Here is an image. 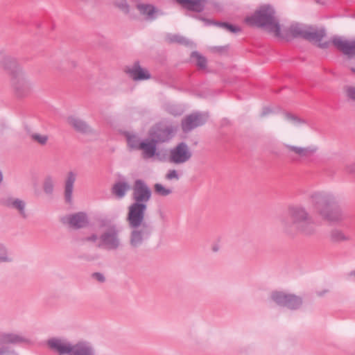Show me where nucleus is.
<instances>
[{"label": "nucleus", "mask_w": 355, "mask_h": 355, "mask_svg": "<svg viewBox=\"0 0 355 355\" xmlns=\"http://www.w3.org/2000/svg\"><path fill=\"white\" fill-rule=\"evenodd\" d=\"M285 118L288 121L295 125L304 123V120L298 118L297 116L293 115L289 113L285 114Z\"/></svg>", "instance_id": "37"}, {"label": "nucleus", "mask_w": 355, "mask_h": 355, "mask_svg": "<svg viewBox=\"0 0 355 355\" xmlns=\"http://www.w3.org/2000/svg\"><path fill=\"white\" fill-rule=\"evenodd\" d=\"M156 144L153 139L150 141H141L140 143L139 149L143 150L144 159H149L155 156L157 150Z\"/></svg>", "instance_id": "22"}, {"label": "nucleus", "mask_w": 355, "mask_h": 355, "mask_svg": "<svg viewBox=\"0 0 355 355\" xmlns=\"http://www.w3.org/2000/svg\"><path fill=\"white\" fill-rule=\"evenodd\" d=\"M250 25L265 28L275 36L281 33V26L275 17V10L270 5L261 6L254 14L245 18Z\"/></svg>", "instance_id": "3"}, {"label": "nucleus", "mask_w": 355, "mask_h": 355, "mask_svg": "<svg viewBox=\"0 0 355 355\" xmlns=\"http://www.w3.org/2000/svg\"><path fill=\"white\" fill-rule=\"evenodd\" d=\"M191 155V152L187 144L184 142H181L170 150L168 159L171 163L181 164L189 161Z\"/></svg>", "instance_id": "9"}, {"label": "nucleus", "mask_w": 355, "mask_h": 355, "mask_svg": "<svg viewBox=\"0 0 355 355\" xmlns=\"http://www.w3.org/2000/svg\"><path fill=\"white\" fill-rule=\"evenodd\" d=\"M331 42L345 55L352 56L355 55V40H347L342 37L335 36L332 38ZM351 71L355 73V67H351Z\"/></svg>", "instance_id": "14"}, {"label": "nucleus", "mask_w": 355, "mask_h": 355, "mask_svg": "<svg viewBox=\"0 0 355 355\" xmlns=\"http://www.w3.org/2000/svg\"><path fill=\"white\" fill-rule=\"evenodd\" d=\"M92 276L99 282H103L105 279L104 275L100 272H95L92 275Z\"/></svg>", "instance_id": "43"}, {"label": "nucleus", "mask_w": 355, "mask_h": 355, "mask_svg": "<svg viewBox=\"0 0 355 355\" xmlns=\"http://www.w3.org/2000/svg\"><path fill=\"white\" fill-rule=\"evenodd\" d=\"M219 249H220V246H219V245H218V244L215 243V244H214V245H212V250H213L214 252H218V251L219 250Z\"/></svg>", "instance_id": "47"}, {"label": "nucleus", "mask_w": 355, "mask_h": 355, "mask_svg": "<svg viewBox=\"0 0 355 355\" xmlns=\"http://www.w3.org/2000/svg\"><path fill=\"white\" fill-rule=\"evenodd\" d=\"M302 304V300L300 297L289 293L284 307L291 310L299 309Z\"/></svg>", "instance_id": "27"}, {"label": "nucleus", "mask_w": 355, "mask_h": 355, "mask_svg": "<svg viewBox=\"0 0 355 355\" xmlns=\"http://www.w3.org/2000/svg\"><path fill=\"white\" fill-rule=\"evenodd\" d=\"M347 96L355 101V86H349L346 89Z\"/></svg>", "instance_id": "42"}, {"label": "nucleus", "mask_w": 355, "mask_h": 355, "mask_svg": "<svg viewBox=\"0 0 355 355\" xmlns=\"http://www.w3.org/2000/svg\"><path fill=\"white\" fill-rule=\"evenodd\" d=\"M213 7L217 12L220 11V9L218 8V3L216 1H214Z\"/></svg>", "instance_id": "48"}, {"label": "nucleus", "mask_w": 355, "mask_h": 355, "mask_svg": "<svg viewBox=\"0 0 355 355\" xmlns=\"http://www.w3.org/2000/svg\"><path fill=\"white\" fill-rule=\"evenodd\" d=\"M166 38L171 43H178L186 46H189L192 43L188 39L180 35H168Z\"/></svg>", "instance_id": "31"}, {"label": "nucleus", "mask_w": 355, "mask_h": 355, "mask_svg": "<svg viewBox=\"0 0 355 355\" xmlns=\"http://www.w3.org/2000/svg\"><path fill=\"white\" fill-rule=\"evenodd\" d=\"M68 123L78 132L83 134H87L92 132L91 128L88 124L82 119L76 117L70 116L68 118Z\"/></svg>", "instance_id": "21"}, {"label": "nucleus", "mask_w": 355, "mask_h": 355, "mask_svg": "<svg viewBox=\"0 0 355 355\" xmlns=\"http://www.w3.org/2000/svg\"><path fill=\"white\" fill-rule=\"evenodd\" d=\"M100 227L105 228V231L99 236L98 247L107 250H116L121 246L119 234L121 227L110 219H102Z\"/></svg>", "instance_id": "5"}, {"label": "nucleus", "mask_w": 355, "mask_h": 355, "mask_svg": "<svg viewBox=\"0 0 355 355\" xmlns=\"http://www.w3.org/2000/svg\"><path fill=\"white\" fill-rule=\"evenodd\" d=\"M191 58L195 61L198 67L204 68L206 66V58L202 56L199 53L194 51L191 53Z\"/></svg>", "instance_id": "34"}, {"label": "nucleus", "mask_w": 355, "mask_h": 355, "mask_svg": "<svg viewBox=\"0 0 355 355\" xmlns=\"http://www.w3.org/2000/svg\"><path fill=\"white\" fill-rule=\"evenodd\" d=\"M29 342L23 334L17 332H0V355H18V354L6 344L17 345Z\"/></svg>", "instance_id": "7"}, {"label": "nucleus", "mask_w": 355, "mask_h": 355, "mask_svg": "<svg viewBox=\"0 0 355 355\" xmlns=\"http://www.w3.org/2000/svg\"><path fill=\"white\" fill-rule=\"evenodd\" d=\"M130 184L125 181L116 182L112 189V193L119 199L123 198L130 189Z\"/></svg>", "instance_id": "24"}, {"label": "nucleus", "mask_w": 355, "mask_h": 355, "mask_svg": "<svg viewBox=\"0 0 355 355\" xmlns=\"http://www.w3.org/2000/svg\"><path fill=\"white\" fill-rule=\"evenodd\" d=\"M55 184V179L51 176L47 175L44 180L43 189L46 193L51 194L53 191Z\"/></svg>", "instance_id": "33"}, {"label": "nucleus", "mask_w": 355, "mask_h": 355, "mask_svg": "<svg viewBox=\"0 0 355 355\" xmlns=\"http://www.w3.org/2000/svg\"><path fill=\"white\" fill-rule=\"evenodd\" d=\"M127 141H128V146L131 148H134V149H139V144H140V141H139V138L136 136V135H128L127 137Z\"/></svg>", "instance_id": "36"}, {"label": "nucleus", "mask_w": 355, "mask_h": 355, "mask_svg": "<svg viewBox=\"0 0 355 355\" xmlns=\"http://www.w3.org/2000/svg\"><path fill=\"white\" fill-rule=\"evenodd\" d=\"M208 114L205 112H194L187 116L182 121L183 132H189L193 129L203 125L207 120Z\"/></svg>", "instance_id": "11"}, {"label": "nucleus", "mask_w": 355, "mask_h": 355, "mask_svg": "<svg viewBox=\"0 0 355 355\" xmlns=\"http://www.w3.org/2000/svg\"><path fill=\"white\" fill-rule=\"evenodd\" d=\"M2 179H3L2 173H1V172L0 171V183H1V181H2Z\"/></svg>", "instance_id": "49"}, {"label": "nucleus", "mask_w": 355, "mask_h": 355, "mask_svg": "<svg viewBox=\"0 0 355 355\" xmlns=\"http://www.w3.org/2000/svg\"><path fill=\"white\" fill-rule=\"evenodd\" d=\"M155 191L159 196H167L172 193V189L171 188H166L162 184L157 183L155 184Z\"/></svg>", "instance_id": "35"}, {"label": "nucleus", "mask_w": 355, "mask_h": 355, "mask_svg": "<svg viewBox=\"0 0 355 355\" xmlns=\"http://www.w3.org/2000/svg\"><path fill=\"white\" fill-rule=\"evenodd\" d=\"M174 130L172 127L157 128L150 134L152 139L156 143H162L169 141L173 136Z\"/></svg>", "instance_id": "19"}, {"label": "nucleus", "mask_w": 355, "mask_h": 355, "mask_svg": "<svg viewBox=\"0 0 355 355\" xmlns=\"http://www.w3.org/2000/svg\"><path fill=\"white\" fill-rule=\"evenodd\" d=\"M125 71L135 81L145 80L150 78L149 71L142 68L139 62H135L132 65L128 67Z\"/></svg>", "instance_id": "16"}, {"label": "nucleus", "mask_w": 355, "mask_h": 355, "mask_svg": "<svg viewBox=\"0 0 355 355\" xmlns=\"http://www.w3.org/2000/svg\"><path fill=\"white\" fill-rule=\"evenodd\" d=\"M289 293L284 291L276 290L271 292L270 297L277 305L284 307Z\"/></svg>", "instance_id": "26"}, {"label": "nucleus", "mask_w": 355, "mask_h": 355, "mask_svg": "<svg viewBox=\"0 0 355 355\" xmlns=\"http://www.w3.org/2000/svg\"><path fill=\"white\" fill-rule=\"evenodd\" d=\"M12 261L11 254L8 252L6 245L0 243V263L11 262Z\"/></svg>", "instance_id": "32"}, {"label": "nucleus", "mask_w": 355, "mask_h": 355, "mask_svg": "<svg viewBox=\"0 0 355 355\" xmlns=\"http://www.w3.org/2000/svg\"><path fill=\"white\" fill-rule=\"evenodd\" d=\"M180 178V176L177 172L176 170H169L168 173L166 175V179L168 180H178Z\"/></svg>", "instance_id": "41"}, {"label": "nucleus", "mask_w": 355, "mask_h": 355, "mask_svg": "<svg viewBox=\"0 0 355 355\" xmlns=\"http://www.w3.org/2000/svg\"><path fill=\"white\" fill-rule=\"evenodd\" d=\"M98 236L95 234H93L91 236L85 238V241H90V242H96L98 240Z\"/></svg>", "instance_id": "44"}, {"label": "nucleus", "mask_w": 355, "mask_h": 355, "mask_svg": "<svg viewBox=\"0 0 355 355\" xmlns=\"http://www.w3.org/2000/svg\"><path fill=\"white\" fill-rule=\"evenodd\" d=\"M272 111L269 107H264L261 112V116H266L269 113H270Z\"/></svg>", "instance_id": "46"}, {"label": "nucleus", "mask_w": 355, "mask_h": 355, "mask_svg": "<svg viewBox=\"0 0 355 355\" xmlns=\"http://www.w3.org/2000/svg\"><path fill=\"white\" fill-rule=\"evenodd\" d=\"M353 275L355 276V270L353 272Z\"/></svg>", "instance_id": "50"}, {"label": "nucleus", "mask_w": 355, "mask_h": 355, "mask_svg": "<svg viewBox=\"0 0 355 355\" xmlns=\"http://www.w3.org/2000/svg\"><path fill=\"white\" fill-rule=\"evenodd\" d=\"M93 345L87 341L81 340L73 344L71 355H95Z\"/></svg>", "instance_id": "18"}, {"label": "nucleus", "mask_w": 355, "mask_h": 355, "mask_svg": "<svg viewBox=\"0 0 355 355\" xmlns=\"http://www.w3.org/2000/svg\"><path fill=\"white\" fill-rule=\"evenodd\" d=\"M33 140L36 141L42 145L46 144L48 141V136L46 135H40L38 133H34L31 135Z\"/></svg>", "instance_id": "39"}, {"label": "nucleus", "mask_w": 355, "mask_h": 355, "mask_svg": "<svg viewBox=\"0 0 355 355\" xmlns=\"http://www.w3.org/2000/svg\"><path fill=\"white\" fill-rule=\"evenodd\" d=\"M275 36L286 40L291 37H302L318 43V46L322 49L327 48L329 44V42H321L322 39L325 36L324 28H315L297 22H293L288 28H281L280 35Z\"/></svg>", "instance_id": "2"}, {"label": "nucleus", "mask_w": 355, "mask_h": 355, "mask_svg": "<svg viewBox=\"0 0 355 355\" xmlns=\"http://www.w3.org/2000/svg\"><path fill=\"white\" fill-rule=\"evenodd\" d=\"M330 240L332 242L340 243L348 241L349 236L346 235L344 232L338 229H334L330 232L329 234Z\"/></svg>", "instance_id": "29"}, {"label": "nucleus", "mask_w": 355, "mask_h": 355, "mask_svg": "<svg viewBox=\"0 0 355 355\" xmlns=\"http://www.w3.org/2000/svg\"><path fill=\"white\" fill-rule=\"evenodd\" d=\"M116 6L124 13L128 14L130 13L129 6L127 3V1H116Z\"/></svg>", "instance_id": "40"}, {"label": "nucleus", "mask_w": 355, "mask_h": 355, "mask_svg": "<svg viewBox=\"0 0 355 355\" xmlns=\"http://www.w3.org/2000/svg\"><path fill=\"white\" fill-rule=\"evenodd\" d=\"M62 223L68 225L73 229L83 228L88 224V218L85 213L78 212L63 216L61 219Z\"/></svg>", "instance_id": "15"}, {"label": "nucleus", "mask_w": 355, "mask_h": 355, "mask_svg": "<svg viewBox=\"0 0 355 355\" xmlns=\"http://www.w3.org/2000/svg\"><path fill=\"white\" fill-rule=\"evenodd\" d=\"M288 148L291 151L295 153L299 157L302 158H306L312 156L317 150L316 148L313 146L302 148L294 146H289Z\"/></svg>", "instance_id": "25"}, {"label": "nucleus", "mask_w": 355, "mask_h": 355, "mask_svg": "<svg viewBox=\"0 0 355 355\" xmlns=\"http://www.w3.org/2000/svg\"><path fill=\"white\" fill-rule=\"evenodd\" d=\"M347 171L349 173L355 175V164L347 166Z\"/></svg>", "instance_id": "45"}, {"label": "nucleus", "mask_w": 355, "mask_h": 355, "mask_svg": "<svg viewBox=\"0 0 355 355\" xmlns=\"http://www.w3.org/2000/svg\"><path fill=\"white\" fill-rule=\"evenodd\" d=\"M310 203L321 217L331 223H338L347 218L336 203L334 196L327 192H315L310 196Z\"/></svg>", "instance_id": "1"}, {"label": "nucleus", "mask_w": 355, "mask_h": 355, "mask_svg": "<svg viewBox=\"0 0 355 355\" xmlns=\"http://www.w3.org/2000/svg\"><path fill=\"white\" fill-rule=\"evenodd\" d=\"M130 243L131 246L137 248L141 245L143 242L147 240L150 235V228L148 225L138 226V227H130Z\"/></svg>", "instance_id": "12"}, {"label": "nucleus", "mask_w": 355, "mask_h": 355, "mask_svg": "<svg viewBox=\"0 0 355 355\" xmlns=\"http://www.w3.org/2000/svg\"><path fill=\"white\" fill-rule=\"evenodd\" d=\"M15 198L9 195H5L0 198V205L10 208Z\"/></svg>", "instance_id": "38"}, {"label": "nucleus", "mask_w": 355, "mask_h": 355, "mask_svg": "<svg viewBox=\"0 0 355 355\" xmlns=\"http://www.w3.org/2000/svg\"><path fill=\"white\" fill-rule=\"evenodd\" d=\"M147 205L132 203L128 207L127 222L130 227H138V226L147 225L144 223L145 213Z\"/></svg>", "instance_id": "8"}, {"label": "nucleus", "mask_w": 355, "mask_h": 355, "mask_svg": "<svg viewBox=\"0 0 355 355\" xmlns=\"http://www.w3.org/2000/svg\"><path fill=\"white\" fill-rule=\"evenodd\" d=\"M76 179V175L70 171L67 176L64 183V198L67 202L71 203L72 201V195L73 184Z\"/></svg>", "instance_id": "20"}, {"label": "nucleus", "mask_w": 355, "mask_h": 355, "mask_svg": "<svg viewBox=\"0 0 355 355\" xmlns=\"http://www.w3.org/2000/svg\"><path fill=\"white\" fill-rule=\"evenodd\" d=\"M47 345L51 349L59 355H71L73 344L64 338H52L48 340Z\"/></svg>", "instance_id": "13"}, {"label": "nucleus", "mask_w": 355, "mask_h": 355, "mask_svg": "<svg viewBox=\"0 0 355 355\" xmlns=\"http://www.w3.org/2000/svg\"><path fill=\"white\" fill-rule=\"evenodd\" d=\"M25 208L26 202L19 198H15L10 207V209L17 210L23 218H26L27 216Z\"/></svg>", "instance_id": "30"}, {"label": "nucleus", "mask_w": 355, "mask_h": 355, "mask_svg": "<svg viewBox=\"0 0 355 355\" xmlns=\"http://www.w3.org/2000/svg\"><path fill=\"white\" fill-rule=\"evenodd\" d=\"M151 190L142 180H136L133 187L132 198L133 203L144 204L149 201L151 197Z\"/></svg>", "instance_id": "10"}, {"label": "nucleus", "mask_w": 355, "mask_h": 355, "mask_svg": "<svg viewBox=\"0 0 355 355\" xmlns=\"http://www.w3.org/2000/svg\"><path fill=\"white\" fill-rule=\"evenodd\" d=\"M200 19L203 20L206 25L214 24L233 33H237L241 31L240 27L234 26L227 22H214L204 18H200Z\"/></svg>", "instance_id": "28"}, {"label": "nucleus", "mask_w": 355, "mask_h": 355, "mask_svg": "<svg viewBox=\"0 0 355 355\" xmlns=\"http://www.w3.org/2000/svg\"><path fill=\"white\" fill-rule=\"evenodd\" d=\"M11 69L12 75L11 84L16 95L19 97H23L27 95L31 90L32 85L31 82L26 78L24 73L16 65V62L11 58H6L3 60V66L5 69Z\"/></svg>", "instance_id": "6"}, {"label": "nucleus", "mask_w": 355, "mask_h": 355, "mask_svg": "<svg viewBox=\"0 0 355 355\" xmlns=\"http://www.w3.org/2000/svg\"><path fill=\"white\" fill-rule=\"evenodd\" d=\"M288 211L296 231L305 236H311L315 233V223L304 207L301 205H291Z\"/></svg>", "instance_id": "4"}, {"label": "nucleus", "mask_w": 355, "mask_h": 355, "mask_svg": "<svg viewBox=\"0 0 355 355\" xmlns=\"http://www.w3.org/2000/svg\"><path fill=\"white\" fill-rule=\"evenodd\" d=\"M136 6L140 14L148 20H153L163 14L159 9L147 1H140Z\"/></svg>", "instance_id": "17"}, {"label": "nucleus", "mask_w": 355, "mask_h": 355, "mask_svg": "<svg viewBox=\"0 0 355 355\" xmlns=\"http://www.w3.org/2000/svg\"><path fill=\"white\" fill-rule=\"evenodd\" d=\"M181 8L187 11L200 12L205 8L207 1H177Z\"/></svg>", "instance_id": "23"}]
</instances>
